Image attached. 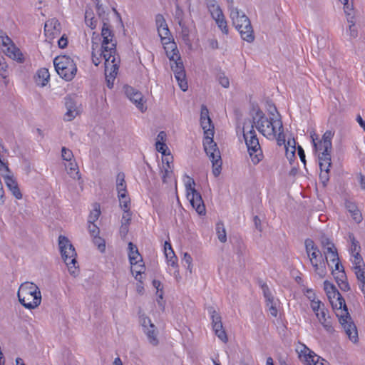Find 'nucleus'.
<instances>
[{"instance_id": "nucleus-41", "label": "nucleus", "mask_w": 365, "mask_h": 365, "mask_svg": "<svg viewBox=\"0 0 365 365\" xmlns=\"http://www.w3.org/2000/svg\"><path fill=\"white\" fill-rule=\"evenodd\" d=\"M320 323L327 332L333 333L334 331L329 316H328L327 319H324V320L321 321Z\"/></svg>"}, {"instance_id": "nucleus-27", "label": "nucleus", "mask_w": 365, "mask_h": 365, "mask_svg": "<svg viewBox=\"0 0 365 365\" xmlns=\"http://www.w3.org/2000/svg\"><path fill=\"white\" fill-rule=\"evenodd\" d=\"M341 2L344 4V11L346 16L347 21H351L355 17L353 1L351 0V2H349V0H341Z\"/></svg>"}, {"instance_id": "nucleus-45", "label": "nucleus", "mask_w": 365, "mask_h": 365, "mask_svg": "<svg viewBox=\"0 0 365 365\" xmlns=\"http://www.w3.org/2000/svg\"><path fill=\"white\" fill-rule=\"evenodd\" d=\"M319 240L323 251L329 248L331 245H334L331 240L324 235L320 237Z\"/></svg>"}, {"instance_id": "nucleus-42", "label": "nucleus", "mask_w": 365, "mask_h": 365, "mask_svg": "<svg viewBox=\"0 0 365 365\" xmlns=\"http://www.w3.org/2000/svg\"><path fill=\"white\" fill-rule=\"evenodd\" d=\"M321 173L319 175V180L322 183L324 187L327 186V182L329 180V170H327L326 169H320Z\"/></svg>"}, {"instance_id": "nucleus-20", "label": "nucleus", "mask_w": 365, "mask_h": 365, "mask_svg": "<svg viewBox=\"0 0 365 365\" xmlns=\"http://www.w3.org/2000/svg\"><path fill=\"white\" fill-rule=\"evenodd\" d=\"M65 106L67 111L63 119L66 121H71L79 114L76 103L71 97L67 96L65 98Z\"/></svg>"}, {"instance_id": "nucleus-4", "label": "nucleus", "mask_w": 365, "mask_h": 365, "mask_svg": "<svg viewBox=\"0 0 365 365\" xmlns=\"http://www.w3.org/2000/svg\"><path fill=\"white\" fill-rule=\"evenodd\" d=\"M255 114H252L253 128L255 126L258 131L267 138L274 139L276 137V125L273 120L269 119L263 111L259 109H253Z\"/></svg>"}, {"instance_id": "nucleus-37", "label": "nucleus", "mask_w": 365, "mask_h": 365, "mask_svg": "<svg viewBox=\"0 0 365 365\" xmlns=\"http://www.w3.org/2000/svg\"><path fill=\"white\" fill-rule=\"evenodd\" d=\"M205 4L211 15L222 11L216 0H205Z\"/></svg>"}, {"instance_id": "nucleus-30", "label": "nucleus", "mask_w": 365, "mask_h": 365, "mask_svg": "<svg viewBox=\"0 0 365 365\" xmlns=\"http://www.w3.org/2000/svg\"><path fill=\"white\" fill-rule=\"evenodd\" d=\"M200 125L204 130L205 136H213L214 135V125L212 123L211 118L206 119L205 120H200Z\"/></svg>"}, {"instance_id": "nucleus-40", "label": "nucleus", "mask_w": 365, "mask_h": 365, "mask_svg": "<svg viewBox=\"0 0 365 365\" xmlns=\"http://www.w3.org/2000/svg\"><path fill=\"white\" fill-rule=\"evenodd\" d=\"M93 243L98 246V250L101 252H103L106 250L105 240L98 235L93 237Z\"/></svg>"}, {"instance_id": "nucleus-24", "label": "nucleus", "mask_w": 365, "mask_h": 365, "mask_svg": "<svg viewBox=\"0 0 365 365\" xmlns=\"http://www.w3.org/2000/svg\"><path fill=\"white\" fill-rule=\"evenodd\" d=\"M211 16L222 33L227 34L228 28L227 25V21L225 18L222 11H218L216 13V14H212Z\"/></svg>"}, {"instance_id": "nucleus-35", "label": "nucleus", "mask_w": 365, "mask_h": 365, "mask_svg": "<svg viewBox=\"0 0 365 365\" xmlns=\"http://www.w3.org/2000/svg\"><path fill=\"white\" fill-rule=\"evenodd\" d=\"M349 239L351 242V247H350L351 254L360 252L361 246H360L359 242L355 238L353 233H349Z\"/></svg>"}, {"instance_id": "nucleus-46", "label": "nucleus", "mask_w": 365, "mask_h": 365, "mask_svg": "<svg viewBox=\"0 0 365 365\" xmlns=\"http://www.w3.org/2000/svg\"><path fill=\"white\" fill-rule=\"evenodd\" d=\"M192 259L190 255H189L187 252L184 253V256L182 259V263L184 264V266H187V269L190 271V272H192Z\"/></svg>"}, {"instance_id": "nucleus-23", "label": "nucleus", "mask_w": 365, "mask_h": 365, "mask_svg": "<svg viewBox=\"0 0 365 365\" xmlns=\"http://www.w3.org/2000/svg\"><path fill=\"white\" fill-rule=\"evenodd\" d=\"M128 250H129L128 257H129V260H130V263L131 264V265H135L138 262H143L142 257H141L135 245H134L131 242H129L128 243Z\"/></svg>"}, {"instance_id": "nucleus-26", "label": "nucleus", "mask_w": 365, "mask_h": 365, "mask_svg": "<svg viewBox=\"0 0 365 365\" xmlns=\"http://www.w3.org/2000/svg\"><path fill=\"white\" fill-rule=\"evenodd\" d=\"M35 78L37 85H39L41 86H46L50 78L48 70L45 68L39 69L36 73Z\"/></svg>"}, {"instance_id": "nucleus-33", "label": "nucleus", "mask_w": 365, "mask_h": 365, "mask_svg": "<svg viewBox=\"0 0 365 365\" xmlns=\"http://www.w3.org/2000/svg\"><path fill=\"white\" fill-rule=\"evenodd\" d=\"M119 202H120V207L123 210H130V199L127 195V193L125 194H120L118 195Z\"/></svg>"}, {"instance_id": "nucleus-9", "label": "nucleus", "mask_w": 365, "mask_h": 365, "mask_svg": "<svg viewBox=\"0 0 365 365\" xmlns=\"http://www.w3.org/2000/svg\"><path fill=\"white\" fill-rule=\"evenodd\" d=\"M101 36L103 37L102 51L101 56L106 58L110 55L118 56L116 54V42L113 41L114 34L108 22L104 21L101 29Z\"/></svg>"}, {"instance_id": "nucleus-25", "label": "nucleus", "mask_w": 365, "mask_h": 365, "mask_svg": "<svg viewBox=\"0 0 365 365\" xmlns=\"http://www.w3.org/2000/svg\"><path fill=\"white\" fill-rule=\"evenodd\" d=\"M143 331L146 334L150 344L153 346H157L159 344V341L157 337L158 331L154 324L143 329Z\"/></svg>"}, {"instance_id": "nucleus-51", "label": "nucleus", "mask_w": 365, "mask_h": 365, "mask_svg": "<svg viewBox=\"0 0 365 365\" xmlns=\"http://www.w3.org/2000/svg\"><path fill=\"white\" fill-rule=\"evenodd\" d=\"M332 274L334 276L336 283L346 279V275L344 269H341V271L338 272H334V271H332Z\"/></svg>"}, {"instance_id": "nucleus-18", "label": "nucleus", "mask_w": 365, "mask_h": 365, "mask_svg": "<svg viewBox=\"0 0 365 365\" xmlns=\"http://www.w3.org/2000/svg\"><path fill=\"white\" fill-rule=\"evenodd\" d=\"M0 41L4 46H7V55L19 62H23L24 57L21 51L15 46L11 39L7 36H1Z\"/></svg>"}, {"instance_id": "nucleus-64", "label": "nucleus", "mask_w": 365, "mask_h": 365, "mask_svg": "<svg viewBox=\"0 0 365 365\" xmlns=\"http://www.w3.org/2000/svg\"><path fill=\"white\" fill-rule=\"evenodd\" d=\"M260 284V287L262 289V292H263V294H264V297H269V295L272 294L267 284L264 282H259Z\"/></svg>"}, {"instance_id": "nucleus-17", "label": "nucleus", "mask_w": 365, "mask_h": 365, "mask_svg": "<svg viewBox=\"0 0 365 365\" xmlns=\"http://www.w3.org/2000/svg\"><path fill=\"white\" fill-rule=\"evenodd\" d=\"M124 91L126 96L141 112L146 110L147 107L145 106L143 96L140 92L129 86H125Z\"/></svg>"}, {"instance_id": "nucleus-13", "label": "nucleus", "mask_w": 365, "mask_h": 365, "mask_svg": "<svg viewBox=\"0 0 365 365\" xmlns=\"http://www.w3.org/2000/svg\"><path fill=\"white\" fill-rule=\"evenodd\" d=\"M310 252V262L313 267L314 268L315 272L321 277L323 278L327 274L325 262L322 257L321 251L319 249L312 250Z\"/></svg>"}, {"instance_id": "nucleus-59", "label": "nucleus", "mask_w": 365, "mask_h": 365, "mask_svg": "<svg viewBox=\"0 0 365 365\" xmlns=\"http://www.w3.org/2000/svg\"><path fill=\"white\" fill-rule=\"evenodd\" d=\"M275 123H277V125L279 126V135H278V138H277V140L279 142V144L281 145L280 143V141H282L283 143H284V135L283 134V126H282V123L281 120H278V121H275Z\"/></svg>"}, {"instance_id": "nucleus-2", "label": "nucleus", "mask_w": 365, "mask_h": 365, "mask_svg": "<svg viewBox=\"0 0 365 365\" xmlns=\"http://www.w3.org/2000/svg\"><path fill=\"white\" fill-rule=\"evenodd\" d=\"M230 18L232 25L240 34L241 38L248 43L255 41V34L251 21L247 15L238 8L230 6Z\"/></svg>"}, {"instance_id": "nucleus-50", "label": "nucleus", "mask_w": 365, "mask_h": 365, "mask_svg": "<svg viewBox=\"0 0 365 365\" xmlns=\"http://www.w3.org/2000/svg\"><path fill=\"white\" fill-rule=\"evenodd\" d=\"M349 24V35L351 38H355L358 36V31L356 28L355 27V21L354 19H352L351 21H348Z\"/></svg>"}, {"instance_id": "nucleus-19", "label": "nucleus", "mask_w": 365, "mask_h": 365, "mask_svg": "<svg viewBox=\"0 0 365 365\" xmlns=\"http://www.w3.org/2000/svg\"><path fill=\"white\" fill-rule=\"evenodd\" d=\"M61 24L56 19H51L46 21L44 25L45 36L49 41L53 39L61 33Z\"/></svg>"}, {"instance_id": "nucleus-1", "label": "nucleus", "mask_w": 365, "mask_h": 365, "mask_svg": "<svg viewBox=\"0 0 365 365\" xmlns=\"http://www.w3.org/2000/svg\"><path fill=\"white\" fill-rule=\"evenodd\" d=\"M324 289L344 332L352 342H357L358 331L348 312L345 299L336 287L327 280L324 282Z\"/></svg>"}, {"instance_id": "nucleus-21", "label": "nucleus", "mask_w": 365, "mask_h": 365, "mask_svg": "<svg viewBox=\"0 0 365 365\" xmlns=\"http://www.w3.org/2000/svg\"><path fill=\"white\" fill-rule=\"evenodd\" d=\"M332 148H328L326 150V148H322V150L319 152L318 158L319 161L320 169H326L330 170L331 165V153Z\"/></svg>"}, {"instance_id": "nucleus-31", "label": "nucleus", "mask_w": 365, "mask_h": 365, "mask_svg": "<svg viewBox=\"0 0 365 365\" xmlns=\"http://www.w3.org/2000/svg\"><path fill=\"white\" fill-rule=\"evenodd\" d=\"M68 170V174L73 179L79 180L81 178V175L79 174L78 167L76 163L75 162H69L68 165H66Z\"/></svg>"}, {"instance_id": "nucleus-22", "label": "nucleus", "mask_w": 365, "mask_h": 365, "mask_svg": "<svg viewBox=\"0 0 365 365\" xmlns=\"http://www.w3.org/2000/svg\"><path fill=\"white\" fill-rule=\"evenodd\" d=\"M4 179L7 187L16 199H21L22 194L19 188L18 183L12 175H5Z\"/></svg>"}, {"instance_id": "nucleus-61", "label": "nucleus", "mask_w": 365, "mask_h": 365, "mask_svg": "<svg viewBox=\"0 0 365 365\" xmlns=\"http://www.w3.org/2000/svg\"><path fill=\"white\" fill-rule=\"evenodd\" d=\"M210 118L209 116V110L206 106L202 105L201 106V110H200V120H205L206 119Z\"/></svg>"}, {"instance_id": "nucleus-47", "label": "nucleus", "mask_w": 365, "mask_h": 365, "mask_svg": "<svg viewBox=\"0 0 365 365\" xmlns=\"http://www.w3.org/2000/svg\"><path fill=\"white\" fill-rule=\"evenodd\" d=\"M61 157L63 160L71 162L73 158V155L71 150L66 148V147H63L61 149Z\"/></svg>"}, {"instance_id": "nucleus-14", "label": "nucleus", "mask_w": 365, "mask_h": 365, "mask_svg": "<svg viewBox=\"0 0 365 365\" xmlns=\"http://www.w3.org/2000/svg\"><path fill=\"white\" fill-rule=\"evenodd\" d=\"M155 24L162 43L163 44L170 43L172 39L171 33L168 29L166 21L162 14H158L155 16Z\"/></svg>"}, {"instance_id": "nucleus-34", "label": "nucleus", "mask_w": 365, "mask_h": 365, "mask_svg": "<svg viewBox=\"0 0 365 365\" xmlns=\"http://www.w3.org/2000/svg\"><path fill=\"white\" fill-rule=\"evenodd\" d=\"M85 22L91 29H94L97 25V21L93 17V13L91 10H86L85 13Z\"/></svg>"}, {"instance_id": "nucleus-48", "label": "nucleus", "mask_w": 365, "mask_h": 365, "mask_svg": "<svg viewBox=\"0 0 365 365\" xmlns=\"http://www.w3.org/2000/svg\"><path fill=\"white\" fill-rule=\"evenodd\" d=\"M299 357L304 356L306 361H309L310 354L313 353L312 350H310L305 345H302V349L299 351Z\"/></svg>"}, {"instance_id": "nucleus-55", "label": "nucleus", "mask_w": 365, "mask_h": 365, "mask_svg": "<svg viewBox=\"0 0 365 365\" xmlns=\"http://www.w3.org/2000/svg\"><path fill=\"white\" fill-rule=\"evenodd\" d=\"M164 250H165V255L167 259H168L171 256H175L170 242H165Z\"/></svg>"}, {"instance_id": "nucleus-60", "label": "nucleus", "mask_w": 365, "mask_h": 365, "mask_svg": "<svg viewBox=\"0 0 365 365\" xmlns=\"http://www.w3.org/2000/svg\"><path fill=\"white\" fill-rule=\"evenodd\" d=\"M140 324H141V326L143 327V329H145L147 327H150V325L153 324L151 322V320L150 319V318L146 316L140 317Z\"/></svg>"}, {"instance_id": "nucleus-32", "label": "nucleus", "mask_w": 365, "mask_h": 365, "mask_svg": "<svg viewBox=\"0 0 365 365\" xmlns=\"http://www.w3.org/2000/svg\"><path fill=\"white\" fill-rule=\"evenodd\" d=\"M216 232L218 240L225 243L227 241V234L224 224L222 222H219L216 224Z\"/></svg>"}, {"instance_id": "nucleus-63", "label": "nucleus", "mask_w": 365, "mask_h": 365, "mask_svg": "<svg viewBox=\"0 0 365 365\" xmlns=\"http://www.w3.org/2000/svg\"><path fill=\"white\" fill-rule=\"evenodd\" d=\"M327 312L328 311L324 308V307H322V309H321V311L319 312H317V317L318 318L319 322L322 320H324V319H327L328 316L327 315Z\"/></svg>"}, {"instance_id": "nucleus-11", "label": "nucleus", "mask_w": 365, "mask_h": 365, "mask_svg": "<svg viewBox=\"0 0 365 365\" xmlns=\"http://www.w3.org/2000/svg\"><path fill=\"white\" fill-rule=\"evenodd\" d=\"M170 61V66L174 72L175 78L178 83L180 88L183 91L187 90L188 86L186 81V74L184 68V66L180 57L177 53H173L171 56L167 53Z\"/></svg>"}, {"instance_id": "nucleus-12", "label": "nucleus", "mask_w": 365, "mask_h": 365, "mask_svg": "<svg viewBox=\"0 0 365 365\" xmlns=\"http://www.w3.org/2000/svg\"><path fill=\"white\" fill-rule=\"evenodd\" d=\"M105 59V74L106 86L109 88H113V82L118 70V63L120 58L118 56L110 55Z\"/></svg>"}, {"instance_id": "nucleus-54", "label": "nucleus", "mask_w": 365, "mask_h": 365, "mask_svg": "<svg viewBox=\"0 0 365 365\" xmlns=\"http://www.w3.org/2000/svg\"><path fill=\"white\" fill-rule=\"evenodd\" d=\"M351 255L354 257L353 263L354 266H364V262L360 252L351 254Z\"/></svg>"}, {"instance_id": "nucleus-44", "label": "nucleus", "mask_w": 365, "mask_h": 365, "mask_svg": "<svg viewBox=\"0 0 365 365\" xmlns=\"http://www.w3.org/2000/svg\"><path fill=\"white\" fill-rule=\"evenodd\" d=\"M217 80L222 87L227 88L230 86L229 78L225 76V73H219L217 75Z\"/></svg>"}, {"instance_id": "nucleus-8", "label": "nucleus", "mask_w": 365, "mask_h": 365, "mask_svg": "<svg viewBox=\"0 0 365 365\" xmlns=\"http://www.w3.org/2000/svg\"><path fill=\"white\" fill-rule=\"evenodd\" d=\"M243 136L251 160L255 165H257L262 160L263 155L260 148L259 140L253 128V125H251L250 130L249 131L245 132L244 130Z\"/></svg>"}, {"instance_id": "nucleus-53", "label": "nucleus", "mask_w": 365, "mask_h": 365, "mask_svg": "<svg viewBox=\"0 0 365 365\" xmlns=\"http://www.w3.org/2000/svg\"><path fill=\"white\" fill-rule=\"evenodd\" d=\"M305 248L308 256H310V252L312 250L318 249L315 246L314 241L310 239H307L305 240Z\"/></svg>"}, {"instance_id": "nucleus-3", "label": "nucleus", "mask_w": 365, "mask_h": 365, "mask_svg": "<svg viewBox=\"0 0 365 365\" xmlns=\"http://www.w3.org/2000/svg\"><path fill=\"white\" fill-rule=\"evenodd\" d=\"M17 296L19 302L29 309L38 307L41 302V294L39 288L35 284L29 282L21 284Z\"/></svg>"}, {"instance_id": "nucleus-56", "label": "nucleus", "mask_w": 365, "mask_h": 365, "mask_svg": "<svg viewBox=\"0 0 365 365\" xmlns=\"http://www.w3.org/2000/svg\"><path fill=\"white\" fill-rule=\"evenodd\" d=\"M179 25L181 26V34L182 36V39L185 41H187L189 40V29L184 24H182L181 21L179 22Z\"/></svg>"}, {"instance_id": "nucleus-49", "label": "nucleus", "mask_w": 365, "mask_h": 365, "mask_svg": "<svg viewBox=\"0 0 365 365\" xmlns=\"http://www.w3.org/2000/svg\"><path fill=\"white\" fill-rule=\"evenodd\" d=\"M132 220V212L130 210H123V213L122 215L121 223L129 225L131 222Z\"/></svg>"}, {"instance_id": "nucleus-39", "label": "nucleus", "mask_w": 365, "mask_h": 365, "mask_svg": "<svg viewBox=\"0 0 365 365\" xmlns=\"http://www.w3.org/2000/svg\"><path fill=\"white\" fill-rule=\"evenodd\" d=\"M8 66L3 56H0V76L3 78H6L8 76Z\"/></svg>"}, {"instance_id": "nucleus-36", "label": "nucleus", "mask_w": 365, "mask_h": 365, "mask_svg": "<svg viewBox=\"0 0 365 365\" xmlns=\"http://www.w3.org/2000/svg\"><path fill=\"white\" fill-rule=\"evenodd\" d=\"M100 215H101L100 205L98 203H95L93 205V209L91 211L90 215L88 216V223L95 222L98 219Z\"/></svg>"}, {"instance_id": "nucleus-15", "label": "nucleus", "mask_w": 365, "mask_h": 365, "mask_svg": "<svg viewBox=\"0 0 365 365\" xmlns=\"http://www.w3.org/2000/svg\"><path fill=\"white\" fill-rule=\"evenodd\" d=\"M334 135V133L331 130H327L323 136L321 140L319 142H317L318 140L317 135L313 132V133H311V138L313 143V145L315 151H320L322 150V148H326V150L328 148H332V143H331V139Z\"/></svg>"}, {"instance_id": "nucleus-43", "label": "nucleus", "mask_w": 365, "mask_h": 365, "mask_svg": "<svg viewBox=\"0 0 365 365\" xmlns=\"http://www.w3.org/2000/svg\"><path fill=\"white\" fill-rule=\"evenodd\" d=\"M364 266H354V272L359 282L365 281V272L362 268Z\"/></svg>"}, {"instance_id": "nucleus-29", "label": "nucleus", "mask_w": 365, "mask_h": 365, "mask_svg": "<svg viewBox=\"0 0 365 365\" xmlns=\"http://www.w3.org/2000/svg\"><path fill=\"white\" fill-rule=\"evenodd\" d=\"M346 207L348 209L349 212L351 213L352 217L354 221L357 223H359L362 220V215L360 211L358 210L356 206L352 202H346Z\"/></svg>"}, {"instance_id": "nucleus-7", "label": "nucleus", "mask_w": 365, "mask_h": 365, "mask_svg": "<svg viewBox=\"0 0 365 365\" xmlns=\"http://www.w3.org/2000/svg\"><path fill=\"white\" fill-rule=\"evenodd\" d=\"M203 145L206 154L212 163V173L217 177L221 173L222 159L217 145L213 140V136H205Z\"/></svg>"}, {"instance_id": "nucleus-10", "label": "nucleus", "mask_w": 365, "mask_h": 365, "mask_svg": "<svg viewBox=\"0 0 365 365\" xmlns=\"http://www.w3.org/2000/svg\"><path fill=\"white\" fill-rule=\"evenodd\" d=\"M188 178V181L185 183L187 197L190 200L192 207L199 215H205V206L204 205L202 196L200 193L197 192L194 187L195 185V180L192 178Z\"/></svg>"}, {"instance_id": "nucleus-16", "label": "nucleus", "mask_w": 365, "mask_h": 365, "mask_svg": "<svg viewBox=\"0 0 365 365\" xmlns=\"http://www.w3.org/2000/svg\"><path fill=\"white\" fill-rule=\"evenodd\" d=\"M211 319L212 329L215 335L224 343L227 342L228 337L225 329L223 328L220 314L215 310H213L212 312Z\"/></svg>"}, {"instance_id": "nucleus-38", "label": "nucleus", "mask_w": 365, "mask_h": 365, "mask_svg": "<svg viewBox=\"0 0 365 365\" xmlns=\"http://www.w3.org/2000/svg\"><path fill=\"white\" fill-rule=\"evenodd\" d=\"M96 11L99 18L102 19L103 23H104V21L108 22V14L106 12L103 5L100 4L98 2L96 4Z\"/></svg>"}, {"instance_id": "nucleus-5", "label": "nucleus", "mask_w": 365, "mask_h": 365, "mask_svg": "<svg viewBox=\"0 0 365 365\" xmlns=\"http://www.w3.org/2000/svg\"><path fill=\"white\" fill-rule=\"evenodd\" d=\"M58 245L62 259L68 267L71 274L75 275L77 272L76 252L74 247L70 242L69 240L63 235L58 237Z\"/></svg>"}, {"instance_id": "nucleus-58", "label": "nucleus", "mask_w": 365, "mask_h": 365, "mask_svg": "<svg viewBox=\"0 0 365 365\" xmlns=\"http://www.w3.org/2000/svg\"><path fill=\"white\" fill-rule=\"evenodd\" d=\"M88 231L91 235V237H95L98 235L100 232L99 228L94 224V222L88 223Z\"/></svg>"}, {"instance_id": "nucleus-28", "label": "nucleus", "mask_w": 365, "mask_h": 365, "mask_svg": "<svg viewBox=\"0 0 365 365\" xmlns=\"http://www.w3.org/2000/svg\"><path fill=\"white\" fill-rule=\"evenodd\" d=\"M116 189L118 195L127 193L126 184L125 181V175L123 173H119L116 178Z\"/></svg>"}, {"instance_id": "nucleus-57", "label": "nucleus", "mask_w": 365, "mask_h": 365, "mask_svg": "<svg viewBox=\"0 0 365 365\" xmlns=\"http://www.w3.org/2000/svg\"><path fill=\"white\" fill-rule=\"evenodd\" d=\"M311 307L312 310L317 314V312H319L322 307H324V304H322L320 301H312L311 304Z\"/></svg>"}, {"instance_id": "nucleus-62", "label": "nucleus", "mask_w": 365, "mask_h": 365, "mask_svg": "<svg viewBox=\"0 0 365 365\" xmlns=\"http://www.w3.org/2000/svg\"><path fill=\"white\" fill-rule=\"evenodd\" d=\"M155 148L158 152L161 153L163 155H165L166 149L168 148V147L164 142H156Z\"/></svg>"}, {"instance_id": "nucleus-6", "label": "nucleus", "mask_w": 365, "mask_h": 365, "mask_svg": "<svg viewBox=\"0 0 365 365\" xmlns=\"http://www.w3.org/2000/svg\"><path fill=\"white\" fill-rule=\"evenodd\" d=\"M53 64L58 74L67 81H71L76 74V65L73 60L68 56L56 57Z\"/></svg>"}, {"instance_id": "nucleus-52", "label": "nucleus", "mask_w": 365, "mask_h": 365, "mask_svg": "<svg viewBox=\"0 0 365 365\" xmlns=\"http://www.w3.org/2000/svg\"><path fill=\"white\" fill-rule=\"evenodd\" d=\"M336 250L337 249L336 248L334 244L331 245V247H329V248L324 250V254L325 255V259H326V262L327 263L328 266L330 267L331 268H332V266L328 262V255L331 254V253H335V255H336Z\"/></svg>"}]
</instances>
